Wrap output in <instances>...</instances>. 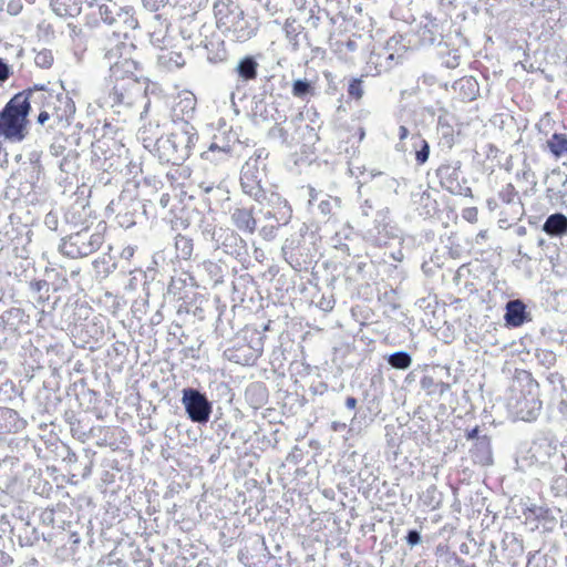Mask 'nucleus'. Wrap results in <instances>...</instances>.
I'll return each instance as SVG.
<instances>
[{"mask_svg": "<svg viewBox=\"0 0 567 567\" xmlns=\"http://www.w3.org/2000/svg\"><path fill=\"white\" fill-rule=\"evenodd\" d=\"M546 556L539 551L529 553L526 567H540L542 563H546Z\"/></svg>", "mask_w": 567, "mask_h": 567, "instance_id": "nucleus-64", "label": "nucleus"}, {"mask_svg": "<svg viewBox=\"0 0 567 567\" xmlns=\"http://www.w3.org/2000/svg\"><path fill=\"white\" fill-rule=\"evenodd\" d=\"M567 487V478L565 476H557L554 478L551 484V489L555 492V495L558 496L561 493H566Z\"/></svg>", "mask_w": 567, "mask_h": 567, "instance_id": "nucleus-62", "label": "nucleus"}, {"mask_svg": "<svg viewBox=\"0 0 567 567\" xmlns=\"http://www.w3.org/2000/svg\"><path fill=\"white\" fill-rule=\"evenodd\" d=\"M202 267L214 286L224 282V278L228 272L227 265L220 260H206L203 262Z\"/></svg>", "mask_w": 567, "mask_h": 567, "instance_id": "nucleus-32", "label": "nucleus"}, {"mask_svg": "<svg viewBox=\"0 0 567 567\" xmlns=\"http://www.w3.org/2000/svg\"><path fill=\"white\" fill-rule=\"evenodd\" d=\"M421 39L423 43L426 44H435L437 43L439 47L442 45V35H436L433 30H431L427 27H424L421 32Z\"/></svg>", "mask_w": 567, "mask_h": 567, "instance_id": "nucleus-57", "label": "nucleus"}, {"mask_svg": "<svg viewBox=\"0 0 567 567\" xmlns=\"http://www.w3.org/2000/svg\"><path fill=\"white\" fill-rule=\"evenodd\" d=\"M49 152L54 157H64V155L68 153L64 141L61 138H55L50 145Z\"/></svg>", "mask_w": 567, "mask_h": 567, "instance_id": "nucleus-60", "label": "nucleus"}, {"mask_svg": "<svg viewBox=\"0 0 567 567\" xmlns=\"http://www.w3.org/2000/svg\"><path fill=\"white\" fill-rule=\"evenodd\" d=\"M104 236L99 231H91L87 227L61 239L59 251L69 258H83L101 248Z\"/></svg>", "mask_w": 567, "mask_h": 567, "instance_id": "nucleus-7", "label": "nucleus"}, {"mask_svg": "<svg viewBox=\"0 0 567 567\" xmlns=\"http://www.w3.org/2000/svg\"><path fill=\"white\" fill-rule=\"evenodd\" d=\"M214 248L221 249L225 254L234 257L240 262L246 261L249 256L246 240L241 238L237 231L230 228H224L223 231H220L217 236Z\"/></svg>", "mask_w": 567, "mask_h": 567, "instance_id": "nucleus-15", "label": "nucleus"}, {"mask_svg": "<svg viewBox=\"0 0 567 567\" xmlns=\"http://www.w3.org/2000/svg\"><path fill=\"white\" fill-rule=\"evenodd\" d=\"M461 167V161H453L450 163L441 164L436 168V176L440 179V185L442 188L452 195L472 197L473 195L471 187L464 185L466 179L463 178V184L460 182Z\"/></svg>", "mask_w": 567, "mask_h": 567, "instance_id": "nucleus-13", "label": "nucleus"}, {"mask_svg": "<svg viewBox=\"0 0 567 567\" xmlns=\"http://www.w3.org/2000/svg\"><path fill=\"white\" fill-rule=\"evenodd\" d=\"M558 447V440L550 432H544L536 435L533 440L529 449L526 452V456L522 457L523 462L530 465H544L550 457L556 453Z\"/></svg>", "mask_w": 567, "mask_h": 567, "instance_id": "nucleus-12", "label": "nucleus"}, {"mask_svg": "<svg viewBox=\"0 0 567 567\" xmlns=\"http://www.w3.org/2000/svg\"><path fill=\"white\" fill-rule=\"evenodd\" d=\"M152 127L144 126L138 130L137 137L142 142L144 148L148 150L150 153L156 157V148L159 143V137L151 135Z\"/></svg>", "mask_w": 567, "mask_h": 567, "instance_id": "nucleus-42", "label": "nucleus"}, {"mask_svg": "<svg viewBox=\"0 0 567 567\" xmlns=\"http://www.w3.org/2000/svg\"><path fill=\"white\" fill-rule=\"evenodd\" d=\"M543 230L551 237H561L567 234V217L561 213L549 215L544 225Z\"/></svg>", "mask_w": 567, "mask_h": 567, "instance_id": "nucleus-28", "label": "nucleus"}, {"mask_svg": "<svg viewBox=\"0 0 567 567\" xmlns=\"http://www.w3.org/2000/svg\"><path fill=\"white\" fill-rule=\"evenodd\" d=\"M40 522L47 526H53L55 523V511L53 508H45L40 514Z\"/></svg>", "mask_w": 567, "mask_h": 567, "instance_id": "nucleus-63", "label": "nucleus"}, {"mask_svg": "<svg viewBox=\"0 0 567 567\" xmlns=\"http://www.w3.org/2000/svg\"><path fill=\"white\" fill-rule=\"evenodd\" d=\"M547 147L554 157L560 158L567 155V135L564 133H554L547 140Z\"/></svg>", "mask_w": 567, "mask_h": 567, "instance_id": "nucleus-36", "label": "nucleus"}, {"mask_svg": "<svg viewBox=\"0 0 567 567\" xmlns=\"http://www.w3.org/2000/svg\"><path fill=\"white\" fill-rule=\"evenodd\" d=\"M312 243H307L302 229L287 238L281 247L285 260L295 269H306L312 261Z\"/></svg>", "mask_w": 567, "mask_h": 567, "instance_id": "nucleus-9", "label": "nucleus"}, {"mask_svg": "<svg viewBox=\"0 0 567 567\" xmlns=\"http://www.w3.org/2000/svg\"><path fill=\"white\" fill-rule=\"evenodd\" d=\"M265 336L256 328L246 327L236 338L233 347L224 351V355L240 365H252L264 351Z\"/></svg>", "mask_w": 567, "mask_h": 567, "instance_id": "nucleus-6", "label": "nucleus"}, {"mask_svg": "<svg viewBox=\"0 0 567 567\" xmlns=\"http://www.w3.org/2000/svg\"><path fill=\"white\" fill-rule=\"evenodd\" d=\"M133 44L126 43L121 40V32H113V38L109 40L107 44L103 48L104 59L109 63L110 69L115 65L117 61L128 59L127 55L132 50Z\"/></svg>", "mask_w": 567, "mask_h": 567, "instance_id": "nucleus-19", "label": "nucleus"}, {"mask_svg": "<svg viewBox=\"0 0 567 567\" xmlns=\"http://www.w3.org/2000/svg\"><path fill=\"white\" fill-rule=\"evenodd\" d=\"M259 63L252 55H245L240 58L234 68V73L238 78V82L247 83L252 81L258 75Z\"/></svg>", "mask_w": 567, "mask_h": 567, "instance_id": "nucleus-24", "label": "nucleus"}, {"mask_svg": "<svg viewBox=\"0 0 567 567\" xmlns=\"http://www.w3.org/2000/svg\"><path fill=\"white\" fill-rule=\"evenodd\" d=\"M536 359L538 360V362L542 365H544L546 368H550V367L555 365L556 360H557L556 354L549 350H537Z\"/></svg>", "mask_w": 567, "mask_h": 567, "instance_id": "nucleus-54", "label": "nucleus"}, {"mask_svg": "<svg viewBox=\"0 0 567 567\" xmlns=\"http://www.w3.org/2000/svg\"><path fill=\"white\" fill-rule=\"evenodd\" d=\"M40 539L39 532L35 527H28L24 529V535H19V543L21 546H33Z\"/></svg>", "mask_w": 567, "mask_h": 567, "instance_id": "nucleus-50", "label": "nucleus"}, {"mask_svg": "<svg viewBox=\"0 0 567 567\" xmlns=\"http://www.w3.org/2000/svg\"><path fill=\"white\" fill-rule=\"evenodd\" d=\"M34 63L41 69H49L53 63V54L51 50L43 49L39 51L34 56Z\"/></svg>", "mask_w": 567, "mask_h": 567, "instance_id": "nucleus-51", "label": "nucleus"}, {"mask_svg": "<svg viewBox=\"0 0 567 567\" xmlns=\"http://www.w3.org/2000/svg\"><path fill=\"white\" fill-rule=\"evenodd\" d=\"M56 93L58 92L48 89L44 84H34L16 95H22V99L27 97V103L31 107L34 105L39 110H47L49 100L53 99Z\"/></svg>", "mask_w": 567, "mask_h": 567, "instance_id": "nucleus-20", "label": "nucleus"}, {"mask_svg": "<svg viewBox=\"0 0 567 567\" xmlns=\"http://www.w3.org/2000/svg\"><path fill=\"white\" fill-rule=\"evenodd\" d=\"M502 547L507 553L508 563L515 565V559L524 554L523 540L515 533H505L502 539Z\"/></svg>", "mask_w": 567, "mask_h": 567, "instance_id": "nucleus-27", "label": "nucleus"}, {"mask_svg": "<svg viewBox=\"0 0 567 567\" xmlns=\"http://www.w3.org/2000/svg\"><path fill=\"white\" fill-rule=\"evenodd\" d=\"M363 81L361 79H352L348 85V95L354 100L363 96Z\"/></svg>", "mask_w": 567, "mask_h": 567, "instance_id": "nucleus-53", "label": "nucleus"}, {"mask_svg": "<svg viewBox=\"0 0 567 567\" xmlns=\"http://www.w3.org/2000/svg\"><path fill=\"white\" fill-rule=\"evenodd\" d=\"M78 153L75 151H68L66 155L59 162V168L66 174H74L78 165Z\"/></svg>", "mask_w": 567, "mask_h": 567, "instance_id": "nucleus-48", "label": "nucleus"}, {"mask_svg": "<svg viewBox=\"0 0 567 567\" xmlns=\"http://www.w3.org/2000/svg\"><path fill=\"white\" fill-rule=\"evenodd\" d=\"M530 515L539 522L543 529L546 532H553L557 525V518L553 509L545 506H536L528 508Z\"/></svg>", "mask_w": 567, "mask_h": 567, "instance_id": "nucleus-30", "label": "nucleus"}, {"mask_svg": "<svg viewBox=\"0 0 567 567\" xmlns=\"http://www.w3.org/2000/svg\"><path fill=\"white\" fill-rule=\"evenodd\" d=\"M182 404L188 419L198 424H206L213 412V403L207 395L195 388L182 390Z\"/></svg>", "mask_w": 567, "mask_h": 567, "instance_id": "nucleus-10", "label": "nucleus"}, {"mask_svg": "<svg viewBox=\"0 0 567 567\" xmlns=\"http://www.w3.org/2000/svg\"><path fill=\"white\" fill-rule=\"evenodd\" d=\"M137 68L138 63L133 59H124L112 65L110 74L112 87L103 97L102 105L114 109L118 114L142 105L141 118L147 114L151 101L146 96L145 87L135 75Z\"/></svg>", "mask_w": 567, "mask_h": 567, "instance_id": "nucleus-1", "label": "nucleus"}, {"mask_svg": "<svg viewBox=\"0 0 567 567\" xmlns=\"http://www.w3.org/2000/svg\"><path fill=\"white\" fill-rule=\"evenodd\" d=\"M341 199L339 197H332L329 195H324L318 204V210L324 218H330L336 215L337 210L340 208Z\"/></svg>", "mask_w": 567, "mask_h": 567, "instance_id": "nucleus-37", "label": "nucleus"}, {"mask_svg": "<svg viewBox=\"0 0 567 567\" xmlns=\"http://www.w3.org/2000/svg\"><path fill=\"white\" fill-rule=\"evenodd\" d=\"M25 427V421L10 408L0 406V435L17 433Z\"/></svg>", "mask_w": 567, "mask_h": 567, "instance_id": "nucleus-23", "label": "nucleus"}, {"mask_svg": "<svg viewBox=\"0 0 567 567\" xmlns=\"http://www.w3.org/2000/svg\"><path fill=\"white\" fill-rule=\"evenodd\" d=\"M422 504L430 509H436L442 504V494L435 485L429 486L420 496Z\"/></svg>", "mask_w": 567, "mask_h": 567, "instance_id": "nucleus-40", "label": "nucleus"}, {"mask_svg": "<svg viewBox=\"0 0 567 567\" xmlns=\"http://www.w3.org/2000/svg\"><path fill=\"white\" fill-rule=\"evenodd\" d=\"M158 62L162 65H165L169 69H172V68L178 69L185 64V60H184L183 55L181 53L173 52V51L165 52V53L161 54L158 56Z\"/></svg>", "mask_w": 567, "mask_h": 567, "instance_id": "nucleus-47", "label": "nucleus"}, {"mask_svg": "<svg viewBox=\"0 0 567 567\" xmlns=\"http://www.w3.org/2000/svg\"><path fill=\"white\" fill-rule=\"evenodd\" d=\"M499 199L508 205L519 204V196L513 184H506L498 193Z\"/></svg>", "mask_w": 567, "mask_h": 567, "instance_id": "nucleus-49", "label": "nucleus"}, {"mask_svg": "<svg viewBox=\"0 0 567 567\" xmlns=\"http://www.w3.org/2000/svg\"><path fill=\"white\" fill-rule=\"evenodd\" d=\"M413 203L420 216L431 217L437 210V203L427 190H419L412 194Z\"/></svg>", "mask_w": 567, "mask_h": 567, "instance_id": "nucleus-26", "label": "nucleus"}, {"mask_svg": "<svg viewBox=\"0 0 567 567\" xmlns=\"http://www.w3.org/2000/svg\"><path fill=\"white\" fill-rule=\"evenodd\" d=\"M237 142L236 135L230 130H224L215 134L207 151L202 153L204 159H214L218 153L219 159H229Z\"/></svg>", "mask_w": 567, "mask_h": 567, "instance_id": "nucleus-17", "label": "nucleus"}, {"mask_svg": "<svg viewBox=\"0 0 567 567\" xmlns=\"http://www.w3.org/2000/svg\"><path fill=\"white\" fill-rule=\"evenodd\" d=\"M421 388L427 394H439L443 395L445 392L450 390V384L443 381L436 382L432 377L425 375L420 381Z\"/></svg>", "mask_w": 567, "mask_h": 567, "instance_id": "nucleus-38", "label": "nucleus"}, {"mask_svg": "<svg viewBox=\"0 0 567 567\" xmlns=\"http://www.w3.org/2000/svg\"><path fill=\"white\" fill-rule=\"evenodd\" d=\"M215 14L218 23L225 25L233 40L246 42L257 31V22L247 19L244 10L233 0H221L215 3Z\"/></svg>", "mask_w": 567, "mask_h": 567, "instance_id": "nucleus-5", "label": "nucleus"}, {"mask_svg": "<svg viewBox=\"0 0 567 567\" xmlns=\"http://www.w3.org/2000/svg\"><path fill=\"white\" fill-rule=\"evenodd\" d=\"M439 133H440V144L447 148H452L455 143L454 130L442 117H439Z\"/></svg>", "mask_w": 567, "mask_h": 567, "instance_id": "nucleus-43", "label": "nucleus"}, {"mask_svg": "<svg viewBox=\"0 0 567 567\" xmlns=\"http://www.w3.org/2000/svg\"><path fill=\"white\" fill-rule=\"evenodd\" d=\"M471 458L475 464L481 466H489L493 464V450L491 437L483 434L482 437L477 439L470 449Z\"/></svg>", "mask_w": 567, "mask_h": 567, "instance_id": "nucleus-22", "label": "nucleus"}, {"mask_svg": "<svg viewBox=\"0 0 567 567\" xmlns=\"http://www.w3.org/2000/svg\"><path fill=\"white\" fill-rule=\"evenodd\" d=\"M30 289L33 292L42 295L44 292L47 295V298H49V291H50V284L47 280H35L30 282ZM43 296H41L42 298Z\"/></svg>", "mask_w": 567, "mask_h": 567, "instance_id": "nucleus-61", "label": "nucleus"}, {"mask_svg": "<svg viewBox=\"0 0 567 567\" xmlns=\"http://www.w3.org/2000/svg\"><path fill=\"white\" fill-rule=\"evenodd\" d=\"M111 204L116 206L118 225L126 229L147 219L150 209L153 207L152 200L140 199L128 189L122 190L117 202Z\"/></svg>", "mask_w": 567, "mask_h": 567, "instance_id": "nucleus-8", "label": "nucleus"}, {"mask_svg": "<svg viewBox=\"0 0 567 567\" xmlns=\"http://www.w3.org/2000/svg\"><path fill=\"white\" fill-rule=\"evenodd\" d=\"M386 362L393 369L406 370L412 364V357L408 351L400 350L386 357Z\"/></svg>", "mask_w": 567, "mask_h": 567, "instance_id": "nucleus-39", "label": "nucleus"}, {"mask_svg": "<svg viewBox=\"0 0 567 567\" xmlns=\"http://www.w3.org/2000/svg\"><path fill=\"white\" fill-rule=\"evenodd\" d=\"M230 221L244 234L252 235L257 230V219L252 208L235 207L230 210Z\"/></svg>", "mask_w": 567, "mask_h": 567, "instance_id": "nucleus-21", "label": "nucleus"}, {"mask_svg": "<svg viewBox=\"0 0 567 567\" xmlns=\"http://www.w3.org/2000/svg\"><path fill=\"white\" fill-rule=\"evenodd\" d=\"M47 110L52 117L51 127L54 125L65 127L69 126L74 118L75 103L72 97L62 90L58 92L53 99L49 100Z\"/></svg>", "mask_w": 567, "mask_h": 567, "instance_id": "nucleus-14", "label": "nucleus"}, {"mask_svg": "<svg viewBox=\"0 0 567 567\" xmlns=\"http://www.w3.org/2000/svg\"><path fill=\"white\" fill-rule=\"evenodd\" d=\"M404 37L402 34H394L386 41V49L390 51L399 52L401 49L405 50L406 44L403 43Z\"/></svg>", "mask_w": 567, "mask_h": 567, "instance_id": "nucleus-58", "label": "nucleus"}, {"mask_svg": "<svg viewBox=\"0 0 567 567\" xmlns=\"http://www.w3.org/2000/svg\"><path fill=\"white\" fill-rule=\"evenodd\" d=\"M181 107V111L184 112L186 110V116L189 118L193 116L195 112V99L194 97H186L177 104V106L174 109V117H177V109Z\"/></svg>", "mask_w": 567, "mask_h": 567, "instance_id": "nucleus-56", "label": "nucleus"}, {"mask_svg": "<svg viewBox=\"0 0 567 567\" xmlns=\"http://www.w3.org/2000/svg\"><path fill=\"white\" fill-rule=\"evenodd\" d=\"M246 401L255 409L265 405L268 401V390L261 382L249 384L245 391Z\"/></svg>", "mask_w": 567, "mask_h": 567, "instance_id": "nucleus-29", "label": "nucleus"}, {"mask_svg": "<svg viewBox=\"0 0 567 567\" xmlns=\"http://www.w3.org/2000/svg\"><path fill=\"white\" fill-rule=\"evenodd\" d=\"M118 7L116 4H101L99 7V14L101 20L111 27H116V14Z\"/></svg>", "mask_w": 567, "mask_h": 567, "instance_id": "nucleus-46", "label": "nucleus"}, {"mask_svg": "<svg viewBox=\"0 0 567 567\" xmlns=\"http://www.w3.org/2000/svg\"><path fill=\"white\" fill-rule=\"evenodd\" d=\"M266 178L265 168L259 166L258 158H249L240 172V186L243 192L258 203H262L266 197L264 181Z\"/></svg>", "mask_w": 567, "mask_h": 567, "instance_id": "nucleus-11", "label": "nucleus"}, {"mask_svg": "<svg viewBox=\"0 0 567 567\" xmlns=\"http://www.w3.org/2000/svg\"><path fill=\"white\" fill-rule=\"evenodd\" d=\"M305 28L295 18L286 19L284 23V32L288 42L292 45V49L297 51L299 49V37L302 34Z\"/></svg>", "mask_w": 567, "mask_h": 567, "instance_id": "nucleus-34", "label": "nucleus"}, {"mask_svg": "<svg viewBox=\"0 0 567 567\" xmlns=\"http://www.w3.org/2000/svg\"><path fill=\"white\" fill-rule=\"evenodd\" d=\"M542 405L537 381L530 372L517 371L506 396L508 413L516 420L530 422L538 417Z\"/></svg>", "mask_w": 567, "mask_h": 567, "instance_id": "nucleus-2", "label": "nucleus"}, {"mask_svg": "<svg viewBox=\"0 0 567 567\" xmlns=\"http://www.w3.org/2000/svg\"><path fill=\"white\" fill-rule=\"evenodd\" d=\"M291 93L295 97L305 100L315 95V86L306 79H297L292 82Z\"/></svg>", "mask_w": 567, "mask_h": 567, "instance_id": "nucleus-41", "label": "nucleus"}, {"mask_svg": "<svg viewBox=\"0 0 567 567\" xmlns=\"http://www.w3.org/2000/svg\"><path fill=\"white\" fill-rule=\"evenodd\" d=\"M198 229L204 240L209 241L214 247L217 236L224 227H218L213 219L203 217L198 224Z\"/></svg>", "mask_w": 567, "mask_h": 567, "instance_id": "nucleus-35", "label": "nucleus"}, {"mask_svg": "<svg viewBox=\"0 0 567 567\" xmlns=\"http://www.w3.org/2000/svg\"><path fill=\"white\" fill-rule=\"evenodd\" d=\"M268 136L274 140H278L282 145H288V131L284 128L279 123H276L268 132Z\"/></svg>", "mask_w": 567, "mask_h": 567, "instance_id": "nucleus-52", "label": "nucleus"}, {"mask_svg": "<svg viewBox=\"0 0 567 567\" xmlns=\"http://www.w3.org/2000/svg\"><path fill=\"white\" fill-rule=\"evenodd\" d=\"M84 0H52V11L62 18H75L82 12Z\"/></svg>", "mask_w": 567, "mask_h": 567, "instance_id": "nucleus-25", "label": "nucleus"}, {"mask_svg": "<svg viewBox=\"0 0 567 567\" xmlns=\"http://www.w3.org/2000/svg\"><path fill=\"white\" fill-rule=\"evenodd\" d=\"M504 321L506 327L518 328L525 322L532 321V316L520 299H512L506 302Z\"/></svg>", "mask_w": 567, "mask_h": 567, "instance_id": "nucleus-18", "label": "nucleus"}, {"mask_svg": "<svg viewBox=\"0 0 567 567\" xmlns=\"http://www.w3.org/2000/svg\"><path fill=\"white\" fill-rule=\"evenodd\" d=\"M413 146L415 148V161L417 165H423L427 162L430 156L429 143L420 136H413Z\"/></svg>", "mask_w": 567, "mask_h": 567, "instance_id": "nucleus-44", "label": "nucleus"}, {"mask_svg": "<svg viewBox=\"0 0 567 567\" xmlns=\"http://www.w3.org/2000/svg\"><path fill=\"white\" fill-rule=\"evenodd\" d=\"M174 128L166 136L159 137L156 158L161 164L182 166L189 158L198 142V133L188 120H174Z\"/></svg>", "mask_w": 567, "mask_h": 567, "instance_id": "nucleus-3", "label": "nucleus"}, {"mask_svg": "<svg viewBox=\"0 0 567 567\" xmlns=\"http://www.w3.org/2000/svg\"><path fill=\"white\" fill-rule=\"evenodd\" d=\"M442 65L447 69H455L460 65L461 55L457 49L449 50L446 45L439 51Z\"/></svg>", "mask_w": 567, "mask_h": 567, "instance_id": "nucleus-45", "label": "nucleus"}, {"mask_svg": "<svg viewBox=\"0 0 567 567\" xmlns=\"http://www.w3.org/2000/svg\"><path fill=\"white\" fill-rule=\"evenodd\" d=\"M30 112L27 97L14 94L0 111V136L14 143L23 141L28 134Z\"/></svg>", "mask_w": 567, "mask_h": 567, "instance_id": "nucleus-4", "label": "nucleus"}, {"mask_svg": "<svg viewBox=\"0 0 567 567\" xmlns=\"http://www.w3.org/2000/svg\"><path fill=\"white\" fill-rule=\"evenodd\" d=\"M264 200H266V207L260 210L264 219L272 220L278 225L289 224L292 218V208L286 198L271 192L269 195L266 194Z\"/></svg>", "mask_w": 567, "mask_h": 567, "instance_id": "nucleus-16", "label": "nucleus"}, {"mask_svg": "<svg viewBox=\"0 0 567 567\" xmlns=\"http://www.w3.org/2000/svg\"><path fill=\"white\" fill-rule=\"evenodd\" d=\"M174 247L176 258L187 261L192 258L194 252V240L188 236L177 234L174 239Z\"/></svg>", "mask_w": 567, "mask_h": 567, "instance_id": "nucleus-33", "label": "nucleus"}, {"mask_svg": "<svg viewBox=\"0 0 567 567\" xmlns=\"http://www.w3.org/2000/svg\"><path fill=\"white\" fill-rule=\"evenodd\" d=\"M122 24L123 30H120L121 35L127 38L128 30H135L138 28V20L135 18V11L133 7H118L116 14V25Z\"/></svg>", "mask_w": 567, "mask_h": 567, "instance_id": "nucleus-31", "label": "nucleus"}, {"mask_svg": "<svg viewBox=\"0 0 567 567\" xmlns=\"http://www.w3.org/2000/svg\"><path fill=\"white\" fill-rule=\"evenodd\" d=\"M282 226L284 225H278V223L275 221L272 224L265 225L259 229V235L265 240H274L277 237L278 229Z\"/></svg>", "mask_w": 567, "mask_h": 567, "instance_id": "nucleus-55", "label": "nucleus"}, {"mask_svg": "<svg viewBox=\"0 0 567 567\" xmlns=\"http://www.w3.org/2000/svg\"><path fill=\"white\" fill-rule=\"evenodd\" d=\"M66 28L69 31V37L72 39V41L78 45L82 44L84 40V32L82 28L74 23H68Z\"/></svg>", "mask_w": 567, "mask_h": 567, "instance_id": "nucleus-59", "label": "nucleus"}]
</instances>
